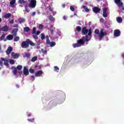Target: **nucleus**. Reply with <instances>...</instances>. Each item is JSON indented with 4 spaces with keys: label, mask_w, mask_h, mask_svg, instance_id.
I'll use <instances>...</instances> for the list:
<instances>
[{
    "label": "nucleus",
    "mask_w": 124,
    "mask_h": 124,
    "mask_svg": "<svg viewBox=\"0 0 124 124\" xmlns=\"http://www.w3.org/2000/svg\"><path fill=\"white\" fill-rule=\"evenodd\" d=\"M94 33L95 34H98L99 40V41L102 40V38L104 37L106 35H107V32L106 31H104V29H102L99 33V30L98 29L95 30Z\"/></svg>",
    "instance_id": "obj_2"
},
{
    "label": "nucleus",
    "mask_w": 124,
    "mask_h": 124,
    "mask_svg": "<svg viewBox=\"0 0 124 124\" xmlns=\"http://www.w3.org/2000/svg\"><path fill=\"white\" fill-rule=\"evenodd\" d=\"M50 33L51 34H54V30L53 29L50 30Z\"/></svg>",
    "instance_id": "obj_51"
},
{
    "label": "nucleus",
    "mask_w": 124,
    "mask_h": 124,
    "mask_svg": "<svg viewBox=\"0 0 124 124\" xmlns=\"http://www.w3.org/2000/svg\"><path fill=\"white\" fill-rule=\"evenodd\" d=\"M25 19L23 18H19L18 19V22L19 24H22V23H25Z\"/></svg>",
    "instance_id": "obj_24"
},
{
    "label": "nucleus",
    "mask_w": 124,
    "mask_h": 124,
    "mask_svg": "<svg viewBox=\"0 0 124 124\" xmlns=\"http://www.w3.org/2000/svg\"><path fill=\"white\" fill-rule=\"evenodd\" d=\"M43 29V25L40 24V25L39 26V30H42Z\"/></svg>",
    "instance_id": "obj_48"
},
{
    "label": "nucleus",
    "mask_w": 124,
    "mask_h": 124,
    "mask_svg": "<svg viewBox=\"0 0 124 124\" xmlns=\"http://www.w3.org/2000/svg\"><path fill=\"white\" fill-rule=\"evenodd\" d=\"M33 38L36 40L38 39V37L37 36V35L36 34H33Z\"/></svg>",
    "instance_id": "obj_41"
},
{
    "label": "nucleus",
    "mask_w": 124,
    "mask_h": 124,
    "mask_svg": "<svg viewBox=\"0 0 124 124\" xmlns=\"http://www.w3.org/2000/svg\"><path fill=\"white\" fill-rule=\"evenodd\" d=\"M63 20H66V16H63Z\"/></svg>",
    "instance_id": "obj_56"
},
{
    "label": "nucleus",
    "mask_w": 124,
    "mask_h": 124,
    "mask_svg": "<svg viewBox=\"0 0 124 124\" xmlns=\"http://www.w3.org/2000/svg\"><path fill=\"white\" fill-rule=\"evenodd\" d=\"M27 42L28 43V45H31V46H35V44H34V43H33L32 41H31V40L30 39H27Z\"/></svg>",
    "instance_id": "obj_17"
},
{
    "label": "nucleus",
    "mask_w": 124,
    "mask_h": 124,
    "mask_svg": "<svg viewBox=\"0 0 124 124\" xmlns=\"http://www.w3.org/2000/svg\"><path fill=\"white\" fill-rule=\"evenodd\" d=\"M88 35H89V36H91V35H92V33H93V32L92 31V28L90 29L89 30H88Z\"/></svg>",
    "instance_id": "obj_37"
},
{
    "label": "nucleus",
    "mask_w": 124,
    "mask_h": 124,
    "mask_svg": "<svg viewBox=\"0 0 124 124\" xmlns=\"http://www.w3.org/2000/svg\"><path fill=\"white\" fill-rule=\"evenodd\" d=\"M19 73L20 74V73H21V74H22V73H23V72H19Z\"/></svg>",
    "instance_id": "obj_64"
},
{
    "label": "nucleus",
    "mask_w": 124,
    "mask_h": 124,
    "mask_svg": "<svg viewBox=\"0 0 124 124\" xmlns=\"http://www.w3.org/2000/svg\"><path fill=\"white\" fill-rule=\"evenodd\" d=\"M91 24H92V22L90 21V22H89V26H91Z\"/></svg>",
    "instance_id": "obj_60"
},
{
    "label": "nucleus",
    "mask_w": 124,
    "mask_h": 124,
    "mask_svg": "<svg viewBox=\"0 0 124 124\" xmlns=\"http://www.w3.org/2000/svg\"><path fill=\"white\" fill-rule=\"evenodd\" d=\"M3 64L6 66H9V64H8V60L5 59L4 58H1L0 60V65L1 66H3Z\"/></svg>",
    "instance_id": "obj_3"
},
{
    "label": "nucleus",
    "mask_w": 124,
    "mask_h": 124,
    "mask_svg": "<svg viewBox=\"0 0 124 124\" xmlns=\"http://www.w3.org/2000/svg\"><path fill=\"white\" fill-rule=\"evenodd\" d=\"M28 1H30L29 4V7L34 8L36 6V0H28Z\"/></svg>",
    "instance_id": "obj_4"
},
{
    "label": "nucleus",
    "mask_w": 124,
    "mask_h": 124,
    "mask_svg": "<svg viewBox=\"0 0 124 124\" xmlns=\"http://www.w3.org/2000/svg\"><path fill=\"white\" fill-rule=\"evenodd\" d=\"M0 50H1V46L0 45Z\"/></svg>",
    "instance_id": "obj_63"
},
{
    "label": "nucleus",
    "mask_w": 124,
    "mask_h": 124,
    "mask_svg": "<svg viewBox=\"0 0 124 124\" xmlns=\"http://www.w3.org/2000/svg\"><path fill=\"white\" fill-rule=\"evenodd\" d=\"M31 113H29L28 114V117H31Z\"/></svg>",
    "instance_id": "obj_58"
},
{
    "label": "nucleus",
    "mask_w": 124,
    "mask_h": 124,
    "mask_svg": "<svg viewBox=\"0 0 124 124\" xmlns=\"http://www.w3.org/2000/svg\"><path fill=\"white\" fill-rule=\"evenodd\" d=\"M50 44V47H54V46H55L56 45V42H51L50 43V44Z\"/></svg>",
    "instance_id": "obj_35"
},
{
    "label": "nucleus",
    "mask_w": 124,
    "mask_h": 124,
    "mask_svg": "<svg viewBox=\"0 0 124 124\" xmlns=\"http://www.w3.org/2000/svg\"><path fill=\"white\" fill-rule=\"evenodd\" d=\"M48 18H49V20L50 21H54V20H55V18H54V17H53V16H52V15L49 16V17H48Z\"/></svg>",
    "instance_id": "obj_31"
},
{
    "label": "nucleus",
    "mask_w": 124,
    "mask_h": 124,
    "mask_svg": "<svg viewBox=\"0 0 124 124\" xmlns=\"http://www.w3.org/2000/svg\"><path fill=\"white\" fill-rule=\"evenodd\" d=\"M30 29L29 27H26L23 29L24 31H25L26 32H29V31H30Z\"/></svg>",
    "instance_id": "obj_26"
},
{
    "label": "nucleus",
    "mask_w": 124,
    "mask_h": 124,
    "mask_svg": "<svg viewBox=\"0 0 124 124\" xmlns=\"http://www.w3.org/2000/svg\"><path fill=\"white\" fill-rule=\"evenodd\" d=\"M41 39L42 40H44V39H45V34H44V33H41Z\"/></svg>",
    "instance_id": "obj_33"
},
{
    "label": "nucleus",
    "mask_w": 124,
    "mask_h": 124,
    "mask_svg": "<svg viewBox=\"0 0 124 124\" xmlns=\"http://www.w3.org/2000/svg\"><path fill=\"white\" fill-rule=\"evenodd\" d=\"M36 32V27H34L32 29V34H35V33Z\"/></svg>",
    "instance_id": "obj_36"
},
{
    "label": "nucleus",
    "mask_w": 124,
    "mask_h": 124,
    "mask_svg": "<svg viewBox=\"0 0 124 124\" xmlns=\"http://www.w3.org/2000/svg\"><path fill=\"white\" fill-rule=\"evenodd\" d=\"M23 68V66L18 65L16 67V69L18 70H21Z\"/></svg>",
    "instance_id": "obj_34"
},
{
    "label": "nucleus",
    "mask_w": 124,
    "mask_h": 124,
    "mask_svg": "<svg viewBox=\"0 0 124 124\" xmlns=\"http://www.w3.org/2000/svg\"><path fill=\"white\" fill-rule=\"evenodd\" d=\"M70 9L71 10V11H74V10H75V8H74L72 6H71L70 7Z\"/></svg>",
    "instance_id": "obj_47"
},
{
    "label": "nucleus",
    "mask_w": 124,
    "mask_h": 124,
    "mask_svg": "<svg viewBox=\"0 0 124 124\" xmlns=\"http://www.w3.org/2000/svg\"><path fill=\"white\" fill-rule=\"evenodd\" d=\"M100 8L97 7H94L93 9V11L94 13H95L96 14H97V13H99V12H100Z\"/></svg>",
    "instance_id": "obj_10"
},
{
    "label": "nucleus",
    "mask_w": 124,
    "mask_h": 124,
    "mask_svg": "<svg viewBox=\"0 0 124 124\" xmlns=\"http://www.w3.org/2000/svg\"><path fill=\"white\" fill-rule=\"evenodd\" d=\"M29 72H30V73H34V70H33V69L30 68L29 69Z\"/></svg>",
    "instance_id": "obj_44"
},
{
    "label": "nucleus",
    "mask_w": 124,
    "mask_h": 124,
    "mask_svg": "<svg viewBox=\"0 0 124 124\" xmlns=\"http://www.w3.org/2000/svg\"><path fill=\"white\" fill-rule=\"evenodd\" d=\"M89 32V30L87 29V27H84L82 28L81 33L82 35H86Z\"/></svg>",
    "instance_id": "obj_7"
},
{
    "label": "nucleus",
    "mask_w": 124,
    "mask_h": 124,
    "mask_svg": "<svg viewBox=\"0 0 124 124\" xmlns=\"http://www.w3.org/2000/svg\"><path fill=\"white\" fill-rule=\"evenodd\" d=\"M1 30L2 31H5V32L8 31H9V27L7 25H6L2 27Z\"/></svg>",
    "instance_id": "obj_15"
},
{
    "label": "nucleus",
    "mask_w": 124,
    "mask_h": 124,
    "mask_svg": "<svg viewBox=\"0 0 124 124\" xmlns=\"http://www.w3.org/2000/svg\"><path fill=\"white\" fill-rule=\"evenodd\" d=\"M29 43H28V40L25 41H23L21 43V47L23 49H26V48H29Z\"/></svg>",
    "instance_id": "obj_6"
},
{
    "label": "nucleus",
    "mask_w": 124,
    "mask_h": 124,
    "mask_svg": "<svg viewBox=\"0 0 124 124\" xmlns=\"http://www.w3.org/2000/svg\"><path fill=\"white\" fill-rule=\"evenodd\" d=\"M83 8L85 10V12H89V11H90V9L87 8V6L86 5L83 6Z\"/></svg>",
    "instance_id": "obj_29"
},
{
    "label": "nucleus",
    "mask_w": 124,
    "mask_h": 124,
    "mask_svg": "<svg viewBox=\"0 0 124 124\" xmlns=\"http://www.w3.org/2000/svg\"><path fill=\"white\" fill-rule=\"evenodd\" d=\"M1 21H2L1 18H0V23H1Z\"/></svg>",
    "instance_id": "obj_62"
},
{
    "label": "nucleus",
    "mask_w": 124,
    "mask_h": 124,
    "mask_svg": "<svg viewBox=\"0 0 124 124\" xmlns=\"http://www.w3.org/2000/svg\"><path fill=\"white\" fill-rule=\"evenodd\" d=\"M19 55L18 53H16L15 52H12V57L13 59H18Z\"/></svg>",
    "instance_id": "obj_14"
},
{
    "label": "nucleus",
    "mask_w": 124,
    "mask_h": 124,
    "mask_svg": "<svg viewBox=\"0 0 124 124\" xmlns=\"http://www.w3.org/2000/svg\"><path fill=\"white\" fill-rule=\"evenodd\" d=\"M48 10H49V11H51V12H53V8H52V7H49Z\"/></svg>",
    "instance_id": "obj_49"
},
{
    "label": "nucleus",
    "mask_w": 124,
    "mask_h": 124,
    "mask_svg": "<svg viewBox=\"0 0 124 124\" xmlns=\"http://www.w3.org/2000/svg\"><path fill=\"white\" fill-rule=\"evenodd\" d=\"M18 40H20V37L19 36H16L14 39V41L15 42H17Z\"/></svg>",
    "instance_id": "obj_28"
},
{
    "label": "nucleus",
    "mask_w": 124,
    "mask_h": 124,
    "mask_svg": "<svg viewBox=\"0 0 124 124\" xmlns=\"http://www.w3.org/2000/svg\"><path fill=\"white\" fill-rule=\"evenodd\" d=\"M18 2L19 3L25 4V5H28V1L24 0H19Z\"/></svg>",
    "instance_id": "obj_19"
},
{
    "label": "nucleus",
    "mask_w": 124,
    "mask_h": 124,
    "mask_svg": "<svg viewBox=\"0 0 124 124\" xmlns=\"http://www.w3.org/2000/svg\"><path fill=\"white\" fill-rule=\"evenodd\" d=\"M118 23H122L123 22V18L121 17H118L116 19Z\"/></svg>",
    "instance_id": "obj_25"
},
{
    "label": "nucleus",
    "mask_w": 124,
    "mask_h": 124,
    "mask_svg": "<svg viewBox=\"0 0 124 124\" xmlns=\"http://www.w3.org/2000/svg\"><path fill=\"white\" fill-rule=\"evenodd\" d=\"M81 30V27L80 26L77 27L76 30L77 31H78V32L80 31Z\"/></svg>",
    "instance_id": "obj_42"
},
{
    "label": "nucleus",
    "mask_w": 124,
    "mask_h": 124,
    "mask_svg": "<svg viewBox=\"0 0 124 124\" xmlns=\"http://www.w3.org/2000/svg\"><path fill=\"white\" fill-rule=\"evenodd\" d=\"M121 57H122V58L124 59V53H122V54H121Z\"/></svg>",
    "instance_id": "obj_55"
},
{
    "label": "nucleus",
    "mask_w": 124,
    "mask_h": 124,
    "mask_svg": "<svg viewBox=\"0 0 124 124\" xmlns=\"http://www.w3.org/2000/svg\"><path fill=\"white\" fill-rule=\"evenodd\" d=\"M28 121H29V122H34V118H32V119H28Z\"/></svg>",
    "instance_id": "obj_45"
},
{
    "label": "nucleus",
    "mask_w": 124,
    "mask_h": 124,
    "mask_svg": "<svg viewBox=\"0 0 124 124\" xmlns=\"http://www.w3.org/2000/svg\"><path fill=\"white\" fill-rule=\"evenodd\" d=\"M9 62L10 64H14L15 63V62L13 59H10Z\"/></svg>",
    "instance_id": "obj_38"
},
{
    "label": "nucleus",
    "mask_w": 124,
    "mask_h": 124,
    "mask_svg": "<svg viewBox=\"0 0 124 124\" xmlns=\"http://www.w3.org/2000/svg\"><path fill=\"white\" fill-rule=\"evenodd\" d=\"M13 74H14V75H16V74H17V73H18V71H17V69L15 68V69L13 70Z\"/></svg>",
    "instance_id": "obj_39"
},
{
    "label": "nucleus",
    "mask_w": 124,
    "mask_h": 124,
    "mask_svg": "<svg viewBox=\"0 0 124 124\" xmlns=\"http://www.w3.org/2000/svg\"><path fill=\"white\" fill-rule=\"evenodd\" d=\"M16 88H19V84H16Z\"/></svg>",
    "instance_id": "obj_59"
},
{
    "label": "nucleus",
    "mask_w": 124,
    "mask_h": 124,
    "mask_svg": "<svg viewBox=\"0 0 124 124\" xmlns=\"http://www.w3.org/2000/svg\"><path fill=\"white\" fill-rule=\"evenodd\" d=\"M114 35L116 37L121 35V31L119 30L116 29L114 31Z\"/></svg>",
    "instance_id": "obj_9"
},
{
    "label": "nucleus",
    "mask_w": 124,
    "mask_h": 124,
    "mask_svg": "<svg viewBox=\"0 0 124 124\" xmlns=\"http://www.w3.org/2000/svg\"><path fill=\"white\" fill-rule=\"evenodd\" d=\"M10 24H14V19H12L9 21Z\"/></svg>",
    "instance_id": "obj_50"
},
{
    "label": "nucleus",
    "mask_w": 124,
    "mask_h": 124,
    "mask_svg": "<svg viewBox=\"0 0 124 124\" xmlns=\"http://www.w3.org/2000/svg\"><path fill=\"white\" fill-rule=\"evenodd\" d=\"M13 51V48L11 46L8 47L7 50L6 51V55H9Z\"/></svg>",
    "instance_id": "obj_13"
},
{
    "label": "nucleus",
    "mask_w": 124,
    "mask_h": 124,
    "mask_svg": "<svg viewBox=\"0 0 124 124\" xmlns=\"http://www.w3.org/2000/svg\"><path fill=\"white\" fill-rule=\"evenodd\" d=\"M23 74L25 75V76H28V75L30 74L29 69H28V68H27L26 66H24L23 68Z\"/></svg>",
    "instance_id": "obj_8"
},
{
    "label": "nucleus",
    "mask_w": 124,
    "mask_h": 124,
    "mask_svg": "<svg viewBox=\"0 0 124 124\" xmlns=\"http://www.w3.org/2000/svg\"><path fill=\"white\" fill-rule=\"evenodd\" d=\"M100 22H103V21H104V19L100 18Z\"/></svg>",
    "instance_id": "obj_57"
},
{
    "label": "nucleus",
    "mask_w": 124,
    "mask_h": 124,
    "mask_svg": "<svg viewBox=\"0 0 124 124\" xmlns=\"http://www.w3.org/2000/svg\"><path fill=\"white\" fill-rule=\"evenodd\" d=\"M6 38L7 40H12L13 39V35H8L7 36Z\"/></svg>",
    "instance_id": "obj_23"
},
{
    "label": "nucleus",
    "mask_w": 124,
    "mask_h": 124,
    "mask_svg": "<svg viewBox=\"0 0 124 124\" xmlns=\"http://www.w3.org/2000/svg\"><path fill=\"white\" fill-rule=\"evenodd\" d=\"M43 74V71L39 70L35 73V76L36 77H40Z\"/></svg>",
    "instance_id": "obj_11"
},
{
    "label": "nucleus",
    "mask_w": 124,
    "mask_h": 124,
    "mask_svg": "<svg viewBox=\"0 0 124 124\" xmlns=\"http://www.w3.org/2000/svg\"><path fill=\"white\" fill-rule=\"evenodd\" d=\"M42 52L43 54H44V55H47V50H44L43 49H42Z\"/></svg>",
    "instance_id": "obj_43"
},
{
    "label": "nucleus",
    "mask_w": 124,
    "mask_h": 124,
    "mask_svg": "<svg viewBox=\"0 0 124 124\" xmlns=\"http://www.w3.org/2000/svg\"><path fill=\"white\" fill-rule=\"evenodd\" d=\"M4 37H5V34L3 33L0 37V40H3V39H4Z\"/></svg>",
    "instance_id": "obj_40"
},
{
    "label": "nucleus",
    "mask_w": 124,
    "mask_h": 124,
    "mask_svg": "<svg viewBox=\"0 0 124 124\" xmlns=\"http://www.w3.org/2000/svg\"><path fill=\"white\" fill-rule=\"evenodd\" d=\"M115 3L119 6V7L122 6V10H124V3L123 2L121 1V0H115Z\"/></svg>",
    "instance_id": "obj_5"
},
{
    "label": "nucleus",
    "mask_w": 124,
    "mask_h": 124,
    "mask_svg": "<svg viewBox=\"0 0 124 124\" xmlns=\"http://www.w3.org/2000/svg\"><path fill=\"white\" fill-rule=\"evenodd\" d=\"M35 14H36V12H33V13H32V16H35Z\"/></svg>",
    "instance_id": "obj_54"
},
{
    "label": "nucleus",
    "mask_w": 124,
    "mask_h": 124,
    "mask_svg": "<svg viewBox=\"0 0 124 124\" xmlns=\"http://www.w3.org/2000/svg\"><path fill=\"white\" fill-rule=\"evenodd\" d=\"M107 8H104L103 10V16L104 18H107L108 17V15H107Z\"/></svg>",
    "instance_id": "obj_12"
},
{
    "label": "nucleus",
    "mask_w": 124,
    "mask_h": 124,
    "mask_svg": "<svg viewBox=\"0 0 124 124\" xmlns=\"http://www.w3.org/2000/svg\"><path fill=\"white\" fill-rule=\"evenodd\" d=\"M31 54L30 53H27L25 52L24 55H23L24 58H27L29 59V58H31Z\"/></svg>",
    "instance_id": "obj_18"
},
{
    "label": "nucleus",
    "mask_w": 124,
    "mask_h": 124,
    "mask_svg": "<svg viewBox=\"0 0 124 124\" xmlns=\"http://www.w3.org/2000/svg\"><path fill=\"white\" fill-rule=\"evenodd\" d=\"M34 79H35V77H34V76H31V81H34Z\"/></svg>",
    "instance_id": "obj_46"
},
{
    "label": "nucleus",
    "mask_w": 124,
    "mask_h": 124,
    "mask_svg": "<svg viewBox=\"0 0 124 124\" xmlns=\"http://www.w3.org/2000/svg\"><path fill=\"white\" fill-rule=\"evenodd\" d=\"M40 33V31H37L36 32V34L37 35H39Z\"/></svg>",
    "instance_id": "obj_52"
},
{
    "label": "nucleus",
    "mask_w": 124,
    "mask_h": 124,
    "mask_svg": "<svg viewBox=\"0 0 124 124\" xmlns=\"http://www.w3.org/2000/svg\"><path fill=\"white\" fill-rule=\"evenodd\" d=\"M25 11L27 12V13H29V12H30V10L29 9V8L28 7V5H25Z\"/></svg>",
    "instance_id": "obj_32"
},
{
    "label": "nucleus",
    "mask_w": 124,
    "mask_h": 124,
    "mask_svg": "<svg viewBox=\"0 0 124 124\" xmlns=\"http://www.w3.org/2000/svg\"><path fill=\"white\" fill-rule=\"evenodd\" d=\"M62 7L64 8V7H65V4H63L62 5Z\"/></svg>",
    "instance_id": "obj_61"
},
{
    "label": "nucleus",
    "mask_w": 124,
    "mask_h": 124,
    "mask_svg": "<svg viewBox=\"0 0 124 124\" xmlns=\"http://www.w3.org/2000/svg\"><path fill=\"white\" fill-rule=\"evenodd\" d=\"M18 29L17 28L13 30L12 34L13 36H16L17 35V32H18Z\"/></svg>",
    "instance_id": "obj_16"
},
{
    "label": "nucleus",
    "mask_w": 124,
    "mask_h": 124,
    "mask_svg": "<svg viewBox=\"0 0 124 124\" xmlns=\"http://www.w3.org/2000/svg\"><path fill=\"white\" fill-rule=\"evenodd\" d=\"M10 17H11V14L10 13L6 14L3 16V17L5 18V19H8Z\"/></svg>",
    "instance_id": "obj_21"
},
{
    "label": "nucleus",
    "mask_w": 124,
    "mask_h": 124,
    "mask_svg": "<svg viewBox=\"0 0 124 124\" xmlns=\"http://www.w3.org/2000/svg\"><path fill=\"white\" fill-rule=\"evenodd\" d=\"M18 24H15L13 26L14 28H18Z\"/></svg>",
    "instance_id": "obj_53"
},
{
    "label": "nucleus",
    "mask_w": 124,
    "mask_h": 124,
    "mask_svg": "<svg viewBox=\"0 0 124 124\" xmlns=\"http://www.w3.org/2000/svg\"><path fill=\"white\" fill-rule=\"evenodd\" d=\"M15 3H16V0H11L10 2V5H11V7H14Z\"/></svg>",
    "instance_id": "obj_20"
},
{
    "label": "nucleus",
    "mask_w": 124,
    "mask_h": 124,
    "mask_svg": "<svg viewBox=\"0 0 124 124\" xmlns=\"http://www.w3.org/2000/svg\"><path fill=\"white\" fill-rule=\"evenodd\" d=\"M60 70V68H59V67L55 66L54 67V71H56V72H59Z\"/></svg>",
    "instance_id": "obj_27"
},
{
    "label": "nucleus",
    "mask_w": 124,
    "mask_h": 124,
    "mask_svg": "<svg viewBox=\"0 0 124 124\" xmlns=\"http://www.w3.org/2000/svg\"><path fill=\"white\" fill-rule=\"evenodd\" d=\"M46 44L47 45H49V44H50L51 42L50 41V39H49V36L47 35L46 36Z\"/></svg>",
    "instance_id": "obj_22"
},
{
    "label": "nucleus",
    "mask_w": 124,
    "mask_h": 124,
    "mask_svg": "<svg viewBox=\"0 0 124 124\" xmlns=\"http://www.w3.org/2000/svg\"><path fill=\"white\" fill-rule=\"evenodd\" d=\"M36 60H37V57L34 56L31 58V61L32 62H34Z\"/></svg>",
    "instance_id": "obj_30"
},
{
    "label": "nucleus",
    "mask_w": 124,
    "mask_h": 124,
    "mask_svg": "<svg viewBox=\"0 0 124 124\" xmlns=\"http://www.w3.org/2000/svg\"><path fill=\"white\" fill-rule=\"evenodd\" d=\"M91 40V37L86 35L85 37H83L82 39L78 40L77 43L73 44V48H78V47H81V46H84L85 42H89Z\"/></svg>",
    "instance_id": "obj_1"
}]
</instances>
